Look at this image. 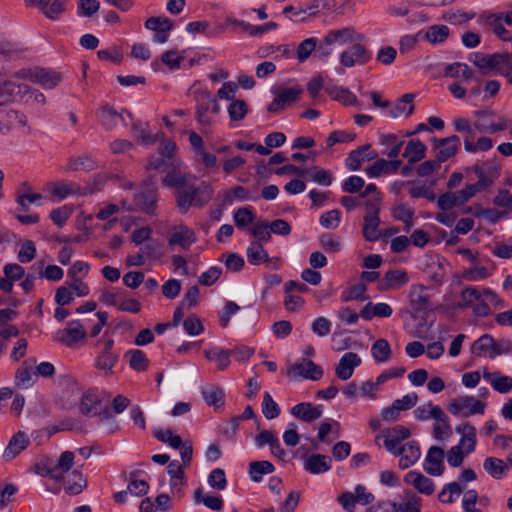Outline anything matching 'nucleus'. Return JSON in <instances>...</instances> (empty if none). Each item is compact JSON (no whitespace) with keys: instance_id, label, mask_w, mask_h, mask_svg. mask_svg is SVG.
Masks as SVG:
<instances>
[{"instance_id":"nucleus-1","label":"nucleus","mask_w":512,"mask_h":512,"mask_svg":"<svg viewBox=\"0 0 512 512\" xmlns=\"http://www.w3.org/2000/svg\"><path fill=\"white\" fill-rule=\"evenodd\" d=\"M213 197V189L206 183L199 186L187 183L183 189L175 194L176 205L181 213H186L190 207H203Z\"/></svg>"},{"instance_id":"nucleus-2","label":"nucleus","mask_w":512,"mask_h":512,"mask_svg":"<svg viewBox=\"0 0 512 512\" xmlns=\"http://www.w3.org/2000/svg\"><path fill=\"white\" fill-rule=\"evenodd\" d=\"M194 99L196 102L195 118L204 132L213 123L210 114H218L220 106L215 96L207 90L195 91Z\"/></svg>"},{"instance_id":"nucleus-3","label":"nucleus","mask_w":512,"mask_h":512,"mask_svg":"<svg viewBox=\"0 0 512 512\" xmlns=\"http://www.w3.org/2000/svg\"><path fill=\"white\" fill-rule=\"evenodd\" d=\"M485 403L473 396H460L450 400L448 411L454 416L463 418L474 414H484Z\"/></svg>"},{"instance_id":"nucleus-4","label":"nucleus","mask_w":512,"mask_h":512,"mask_svg":"<svg viewBox=\"0 0 512 512\" xmlns=\"http://www.w3.org/2000/svg\"><path fill=\"white\" fill-rule=\"evenodd\" d=\"M372 59V52L359 41L343 50L339 55V62L345 68L356 65H365Z\"/></svg>"},{"instance_id":"nucleus-5","label":"nucleus","mask_w":512,"mask_h":512,"mask_svg":"<svg viewBox=\"0 0 512 512\" xmlns=\"http://www.w3.org/2000/svg\"><path fill=\"white\" fill-rule=\"evenodd\" d=\"M323 373L321 366L305 358L295 362L287 370V375L294 380L303 378L317 381L322 378Z\"/></svg>"},{"instance_id":"nucleus-6","label":"nucleus","mask_w":512,"mask_h":512,"mask_svg":"<svg viewBox=\"0 0 512 512\" xmlns=\"http://www.w3.org/2000/svg\"><path fill=\"white\" fill-rule=\"evenodd\" d=\"M140 210L148 215H155L158 202V190L152 179L143 182L142 190L135 196Z\"/></svg>"},{"instance_id":"nucleus-7","label":"nucleus","mask_w":512,"mask_h":512,"mask_svg":"<svg viewBox=\"0 0 512 512\" xmlns=\"http://www.w3.org/2000/svg\"><path fill=\"white\" fill-rule=\"evenodd\" d=\"M16 76L29 79L34 83H38L45 89H52L56 87L61 81V75L59 73L44 68L20 70L16 73Z\"/></svg>"},{"instance_id":"nucleus-8","label":"nucleus","mask_w":512,"mask_h":512,"mask_svg":"<svg viewBox=\"0 0 512 512\" xmlns=\"http://www.w3.org/2000/svg\"><path fill=\"white\" fill-rule=\"evenodd\" d=\"M100 342L103 343V349L95 360V367L105 375H109L112 374V369L119 360V354L113 351V339H101Z\"/></svg>"},{"instance_id":"nucleus-9","label":"nucleus","mask_w":512,"mask_h":512,"mask_svg":"<svg viewBox=\"0 0 512 512\" xmlns=\"http://www.w3.org/2000/svg\"><path fill=\"white\" fill-rule=\"evenodd\" d=\"M86 337V331L79 320L68 322L67 327L57 331L56 340L67 347L75 346Z\"/></svg>"},{"instance_id":"nucleus-10","label":"nucleus","mask_w":512,"mask_h":512,"mask_svg":"<svg viewBox=\"0 0 512 512\" xmlns=\"http://www.w3.org/2000/svg\"><path fill=\"white\" fill-rule=\"evenodd\" d=\"M27 6L37 7L43 15L58 20L66 10L67 0H24Z\"/></svg>"},{"instance_id":"nucleus-11","label":"nucleus","mask_w":512,"mask_h":512,"mask_svg":"<svg viewBox=\"0 0 512 512\" xmlns=\"http://www.w3.org/2000/svg\"><path fill=\"white\" fill-rule=\"evenodd\" d=\"M414 417L418 421H427L430 418L435 419L437 422H443V428L448 434L452 433V428L448 416L439 405H432L429 403L427 406H419L414 410Z\"/></svg>"},{"instance_id":"nucleus-12","label":"nucleus","mask_w":512,"mask_h":512,"mask_svg":"<svg viewBox=\"0 0 512 512\" xmlns=\"http://www.w3.org/2000/svg\"><path fill=\"white\" fill-rule=\"evenodd\" d=\"M411 435L410 430L403 425H396L382 431L384 437V447L389 453H397L396 450L401 446V442L408 439Z\"/></svg>"},{"instance_id":"nucleus-13","label":"nucleus","mask_w":512,"mask_h":512,"mask_svg":"<svg viewBox=\"0 0 512 512\" xmlns=\"http://www.w3.org/2000/svg\"><path fill=\"white\" fill-rule=\"evenodd\" d=\"M302 89L299 87H292L280 90L273 101L268 105L267 109L270 113L279 114L287 105L298 100Z\"/></svg>"},{"instance_id":"nucleus-14","label":"nucleus","mask_w":512,"mask_h":512,"mask_svg":"<svg viewBox=\"0 0 512 512\" xmlns=\"http://www.w3.org/2000/svg\"><path fill=\"white\" fill-rule=\"evenodd\" d=\"M494 115L493 111L483 110L476 112V121L474 122V127L481 133H496L499 131H503L507 128V120L501 119L498 123H494L491 121V117Z\"/></svg>"},{"instance_id":"nucleus-15","label":"nucleus","mask_w":512,"mask_h":512,"mask_svg":"<svg viewBox=\"0 0 512 512\" xmlns=\"http://www.w3.org/2000/svg\"><path fill=\"white\" fill-rule=\"evenodd\" d=\"M396 452L392 453V455L400 456L399 467L403 470L414 465L421 456L419 443L416 440H411L401 445Z\"/></svg>"},{"instance_id":"nucleus-16","label":"nucleus","mask_w":512,"mask_h":512,"mask_svg":"<svg viewBox=\"0 0 512 512\" xmlns=\"http://www.w3.org/2000/svg\"><path fill=\"white\" fill-rule=\"evenodd\" d=\"M22 92H28V86L17 84L11 80L0 79V105L22 101Z\"/></svg>"},{"instance_id":"nucleus-17","label":"nucleus","mask_w":512,"mask_h":512,"mask_svg":"<svg viewBox=\"0 0 512 512\" xmlns=\"http://www.w3.org/2000/svg\"><path fill=\"white\" fill-rule=\"evenodd\" d=\"M444 450L438 446H432L429 448L424 464V470L426 473L432 476H441L444 472Z\"/></svg>"},{"instance_id":"nucleus-18","label":"nucleus","mask_w":512,"mask_h":512,"mask_svg":"<svg viewBox=\"0 0 512 512\" xmlns=\"http://www.w3.org/2000/svg\"><path fill=\"white\" fill-rule=\"evenodd\" d=\"M360 364L361 358L357 353L347 352L340 358L335 374L339 379L346 381L352 377L355 368Z\"/></svg>"},{"instance_id":"nucleus-19","label":"nucleus","mask_w":512,"mask_h":512,"mask_svg":"<svg viewBox=\"0 0 512 512\" xmlns=\"http://www.w3.org/2000/svg\"><path fill=\"white\" fill-rule=\"evenodd\" d=\"M409 281L407 272L403 270H389L378 282L379 291L396 290L405 286Z\"/></svg>"},{"instance_id":"nucleus-20","label":"nucleus","mask_w":512,"mask_h":512,"mask_svg":"<svg viewBox=\"0 0 512 512\" xmlns=\"http://www.w3.org/2000/svg\"><path fill=\"white\" fill-rule=\"evenodd\" d=\"M472 354L476 356H489L495 358L506 352V350H495V341L492 336L488 334L482 335L478 338L471 347Z\"/></svg>"},{"instance_id":"nucleus-21","label":"nucleus","mask_w":512,"mask_h":512,"mask_svg":"<svg viewBox=\"0 0 512 512\" xmlns=\"http://www.w3.org/2000/svg\"><path fill=\"white\" fill-rule=\"evenodd\" d=\"M303 466L310 474H323L332 468V460L326 455L312 454L304 458Z\"/></svg>"},{"instance_id":"nucleus-22","label":"nucleus","mask_w":512,"mask_h":512,"mask_svg":"<svg viewBox=\"0 0 512 512\" xmlns=\"http://www.w3.org/2000/svg\"><path fill=\"white\" fill-rule=\"evenodd\" d=\"M404 482L413 486L421 494L432 495L435 491L434 482L417 471H409L404 477Z\"/></svg>"},{"instance_id":"nucleus-23","label":"nucleus","mask_w":512,"mask_h":512,"mask_svg":"<svg viewBox=\"0 0 512 512\" xmlns=\"http://www.w3.org/2000/svg\"><path fill=\"white\" fill-rule=\"evenodd\" d=\"M327 43L345 45L354 44L361 41L364 37L362 34L357 33L353 28L346 27L337 30H330L327 34Z\"/></svg>"},{"instance_id":"nucleus-24","label":"nucleus","mask_w":512,"mask_h":512,"mask_svg":"<svg viewBox=\"0 0 512 512\" xmlns=\"http://www.w3.org/2000/svg\"><path fill=\"white\" fill-rule=\"evenodd\" d=\"M322 413L323 411L320 405L313 406L310 402L296 404L291 409V414L304 422L317 420L322 416Z\"/></svg>"},{"instance_id":"nucleus-25","label":"nucleus","mask_w":512,"mask_h":512,"mask_svg":"<svg viewBox=\"0 0 512 512\" xmlns=\"http://www.w3.org/2000/svg\"><path fill=\"white\" fill-rule=\"evenodd\" d=\"M409 299L412 308L417 312H425L430 309L427 288L423 285H412L410 287Z\"/></svg>"},{"instance_id":"nucleus-26","label":"nucleus","mask_w":512,"mask_h":512,"mask_svg":"<svg viewBox=\"0 0 512 512\" xmlns=\"http://www.w3.org/2000/svg\"><path fill=\"white\" fill-rule=\"evenodd\" d=\"M97 115L101 125L107 131L114 129L117 126L119 120H121L125 126L128 124L123 113H118L112 106L109 105L103 106L97 112Z\"/></svg>"},{"instance_id":"nucleus-27","label":"nucleus","mask_w":512,"mask_h":512,"mask_svg":"<svg viewBox=\"0 0 512 512\" xmlns=\"http://www.w3.org/2000/svg\"><path fill=\"white\" fill-rule=\"evenodd\" d=\"M414 214L415 211L412 207H409L407 204L402 202H395L391 207V215L392 217L404 223V230L409 232L411 228L414 226Z\"/></svg>"},{"instance_id":"nucleus-28","label":"nucleus","mask_w":512,"mask_h":512,"mask_svg":"<svg viewBox=\"0 0 512 512\" xmlns=\"http://www.w3.org/2000/svg\"><path fill=\"white\" fill-rule=\"evenodd\" d=\"M74 464V454L71 451L63 452L57 464L47 469L46 474L55 480H61L64 473L68 472Z\"/></svg>"},{"instance_id":"nucleus-29","label":"nucleus","mask_w":512,"mask_h":512,"mask_svg":"<svg viewBox=\"0 0 512 512\" xmlns=\"http://www.w3.org/2000/svg\"><path fill=\"white\" fill-rule=\"evenodd\" d=\"M484 379L489 382L492 388L502 394L509 393L512 390V377L501 374L500 372H484Z\"/></svg>"},{"instance_id":"nucleus-30","label":"nucleus","mask_w":512,"mask_h":512,"mask_svg":"<svg viewBox=\"0 0 512 512\" xmlns=\"http://www.w3.org/2000/svg\"><path fill=\"white\" fill-rule=\"evenodd\" d=\"M196 241L194 231L187 226H181L178 231L174 232L169 240V246H180L184 250H188L190 246Z\"/></svg>"},{"instance_id":"nucleus-31","label":"nucleus","mask_w":512,"mask_h":512,"mask_svg":"<svg viewBox=\"0 0 512 512\" xmlns=\"http://www.w3.org/2000/svg\"><path fill=\"white\" fill-rule=\"evenodd\" d=\"M499 53L484 54L480 52L471 53L469 61L477 66L481 71L496 70L498 64Z\"/></svg>"},{"instance_id":"nucleus-32","label":"nucleus","mask_w":512,"mask_h":512,"mask_svg":"<svg viewBox=\"0 0 512 512\" xmlns=\"http://www.w3.org/2000/svg\"><path fill=\"white\" fill-rule=\"evenodd\" d=\"M414 98L415 95L412 93L402 95L390 109L389 115L392 118H398L401 115H405L406 117L412 115L414 112V106L412 105Z\"/></svg>"},{"instance_id":"nucleus-33","label":"nucleus","mask_w":512,"mask_h":512,"mask_svg":"<svg viewBox=\"0 0 512 512\" xmlns=\"http://www.w3.org/2000/svg\"><path fill=\"white\" fill-rule=\"evenodd\" d=\"M444 77L459 78L463 77L464 82L469 83L475 79V76L466 63L454 62L444 68Z\"/></svg>"},{"instance_id":"nucleus-34","label":"nucleus","mask_w":512,"mask_h":512,"mask_svg":"<svg viewBox=\"0 0 512 512\" xmlns=\"http://www.w3.org/2000/svg\"><path fill=\"white\" fill-rule=\"evenodd\" d=\"M29 444V440L26 437L25 433L18 432L16 433L9 441L7 447L4 450L3 457L6 460H11L16 457L21 451H23L27 445Z\"/></svg>"},{"instance_id":"nucleus-35","label":"nucleus","mask_w":512,"mask_h":512,"mask_svg":"<svg viewBox=\"0 0 512 512\" xmlns=\"http://www.w3.org/2000/svg\"><path fill=\"white\" fill-rule=\"evenodd\" d=\"M132 134L135 139L145 145L154 144L158 141L159 135L163 136V133L151 134L149 124L140 121L132 124Z\"/></svg>"},{"instance_id":"nucleus-36","label":"nucleus","mask_w":512,"mask_h":512,"mask_svg":"<svg viewBox=\"0 0 512 512\" xmlns=\"http://www.w3.org/2000/svg\"><path fill=\"white\" fill-rule=\"evenodd\" d=\"M482 18L499 39L502 41H512V33L503 26L502 16L482 15Z\"/></svg>"},{"instance_id":"nucleus-37","label":"nucleus","mask_w":512,"mask_h":512,"mask_svg":"<svg viewBox=\"0 0 512 512\" xmlns=\"http://www.w3.org/2000/svg\"><path fill=\"white\" fill-rule=\"evenodd\" d=\"M426 151V145L420 140H410L405 147L403 157L406 158L410 164H414L425 157Z\"/></svg>"},{"instance_id":"nucleus-38","label":"nucleus","mask_w":512,"mask_h":512,"mask_svg":"<svg viewBox=\"0 0 512 512\" xmlns=\"http://www.w3.org/2000/svg\"><path fill=\"white\" fill-rule=\"evenodd\" d=\"M204 355L209 361H216L218 369L223 371L230 364V356L232 355V352L227 349L213 347L205 350Z\"/></svg>"},{"instance_id":"nucleus-39","label":"nucleus","mask_w":512,"mask_h":512,"mask_svg":"<svg viewBox=\"0 0 512 512\" xmlns=\"http://www.w3.org/2000/svg\"><path fill=\"white\" fill-rule=\"evenodd\" d=\"M326 92L332 99L337 100L346 106L358 105V99L356 95L352 93L348 88L335 86L332 88H326Z\"/></svg>"},{"instance_id":"nucleus-40","label":"nucleus","mask_w":512,"mask_h":512,"mask_svg":"<svg viewBox=\"0 0 512 512\" xmlns=\"http://www.w3.org/2000/svg\"><path fill=\"white\" fill-rule=\"evenodd\" d=\"M97 161L91 155L71 157L67 163V169L71 171H91L97 168Z\"/></svg>"},{"instance_id":"nucleus-41","label":"nucleus","mask_w":512,"mask_h":512,"mask_svg":"<svg viewBox=\"0 0 512 512\" xmlns=\"http://www.w3.org/2000/svg\"><path fill=\"white\" fill-rule=\"evenodd\" d=\"M179 165H173L167 170L166 176L163 178L162 183L169 188H176L177 190L183 189L186 184V177L178 170Z\"/></svg>"},{"instance_id":"nucleus-42","label":"nucleus","mask_w":512,"mask_h":512,"mask_svg":"<svg viewBox=\"0 0 512 512\" xmlns=\"http://www.w3.org/2000/svg\"><path fill=\"white\" fill-rule=\"evenodd\" d=\"M461 301L454 304V308L466 309L474 306L476 301L482 299V292L476 287H466L460 293Z\"/></svg>"},{"instance_id":"nucleus-43","label":"nucleus","mask_w":512,"mask_h":512,"mask_svg":"<svg viewBox=\"0 0 512 512\" xmlns=\"http://www.w3.org/2000/svg\"><path fill=\"white\" fill-rule=\"evenodd\" d=\"M456 432L462 434L459 441L460 445H465L469 441V446L466 448V454H470L476 447V429L469 423H464L456 427Z\"/></svg>"},{"instance_id":"nucleus-44","label":"nucleus","mask_w":512,"mask_h":512,"mask_svg":"<svg viewBox=\"0 0 512 512\" xmlns=\"http://www.w3.org/2000/svg\"><path fill=\"white\" fill-rule=\"evenodd\" d=\"M371 354L377 363H385L391 358V347L389 342L380 338L376 340L371 347Z\"/></svg>"},{"instance_id":"nucleus-45","label":"nucleus","mask_w":512,"mask_h":512,"mask_svg":"<svg viewBox=\"0 0 512 512\" xmlns=\"http://www.w3.org/2000/svg\"><path fill=\"white\" fill-rule=\"evenodd\" d=\"M248 262L252 265H259L261 262H270L267 251L262 243L252 242L246 251Z\"/></svg>"},{"instance_id":"nucleus-46","label":"nucleus","mask_w":512,"mask_h":512,"mask_svg":"<svg viewBox=\"0 0 512 512\" xmlns=\"http://www.w3.org/2000/svg\"><path fill=\"white\" fill-rule=\"evenodd\" d=\"M125 357L128 359L130 367L135 371L141 372L148 368L149 360L142 350L131 349L126 352Z\"/></svg>"},{"instance_id":"nucleus-47","label":"nucleus","mask_w":512,"mask_h":512,"mask_svg":"<svg viewBox=\"0 0 512 512\" xmlns=\"http://www.w3.org/2000/svg\"><path fill=\"white\" fill-rule=\"evenodd\" d=\"M274 470V465L266 460L253 461L249 464V476L255 482H259L263 475L270 474Z\"/></svg>"},{"instance_id":"nucleus-48","label":"nucleus","mask_w":512,"mask_h":512,"mask_svg":"<svg viewBox=\"0 0 512 512\" xmlns=\"http://www.w3.org/2000/svg\"><path fill=\"white\" fill-rule=\"evenodd\" d=\"M201 394L209 406L219 407L224 404V390L219 386L203 388Z\"/></svg>"},{"instance_id":"nucleus-49","label":"nucleus","mask_w":512,"mask_h":512,"mask_svg":"<svg viewBox=\"0 0 512 512\" xmlns=\"http://www.w3.org/2000/svg\"><path fill=\"white\" fill-rule=\"evenodd\" d=\"M363 237L367 241H376L379 239L380 234L378 232V227L380 225L379 216H364L363 218Z\"/></svg>"},{"instance_id":"nucleus-50","label":"nucleus","mask_w":512,"mask_h":512,"mask_svg":"<svg viewBox=\"0 0 512 512\" xmlns=\"http://www.w3.org/2000/svg\"><path fill=\"white\" fill-rule=\"evenodd\" d=\"M396 512H421V498L413 492L405 493L401 503H396Z\"/></svg>"},{"instance_id":"nucleus-51","label":"nucleus","mask_w":512,"mask_h":512,"mask_svg":"<svg viewBox=\"0 0 512 512\" xmlns=\"http://www.w3.org/2000/svg\"><path fill=\"white\" fill-rule=\"evenodd\" d=\"M484 470L493 478L500 479L508 466L503 460L495 457H487L483 463Z\"/></svg>"},{"instance_id":"nucleus-52","label":"nucleus","mask_w":512,"mask_h":512,"mask_svg":"<svg viewBox=\"0 0 512 512\" xmlns=\"http://www.w3.org/2000/svg\"><path fill=\"white\" fill-rule=\"evenodd\" d=\"M99 405L100 401L94 394L86 393L81 398L79 409L83 415L91 417L100 413Z\"/></svg>"},{"instance_id":"nucleus-53","label":"nucleus","mask_w":512,"mask_h":512,"mask_svg":"<svg viewBox=\"0 0 512 512\" xmlns=\"http://www.w3.org/2000/svg\"><path fill=\"white\" fill-rule=\"evenodd\" d=\"M305 174L309 176V179L323 186H330L333 181L332 174L318 166H313L309 169H305Z\"/></svg>"},{"instance_id":"nucleus-54","label":"nucleus","mask_w":512,"mask_h":512,"mask_svg":"<svg viewBox=\"0 0 512 512\" xmlns=\"http://www.w3.org/2000/svg\"><path fill=\"white\" fill-rule=\"evenodd\" d=\"M450 30L446 25H432L425 34V38L431 44L443 43L449 36Z\"/></svg>"},{"instance_id":"nucleus-55","label":"nucleus","mask_w":512,"mask_h":512,"mask_svg":"<svg viewBox=\"0 0 512 512\" xmlns=\"http://www.w3.org/2000/svg\"><path fill=\"white\" fill-rule=\"evenodd\" d=\"M194 502L196 504L203 503L207 508L220 511L223 508V500L218 496H203L202 489L198 488L194 492Z\"/></svg>"},{"instance_id":"nucleus-56","label":"nucleus","mask_w":512,"mask_h":512,"mask_svg":"<svg viewBox=\"0 0 512 512\" xmlns=\"http://www.w3.org/2000/svg\"><path fill=\"white\" fill-rule=\"evenodd\" d=\"M497 72L512 85V52L499 53Z\"/></svg>"},{"instance_id":"nucleus-57","label":"nucleus","mask_w":512,"mask_h":512,"mask_svg":"<svg viewBox=\"0 0 512 512\" xmlns=\"http://www.w3.org/2000/svg\"><path fill=\"white\" fill-rule=\"evenodd\" d=\"M247 232L257 239L256 242H269L271 240V231L267 221H256L253 227L248 228Z\"/></svg>"},{"instance_id":"nucleus-58","label":"nucleus","mask_w":512,"mask_h":512,"mask_svg":"<svg viewBox=\"0 0 512 512\" xmlns=\"http://www.w3.org/2000/svg\"><path fill=\"white\" fill-rule=\"evenodd\" d=\"M233 219L238 229H245L247 225L254 223L255 215L251 207H241L234 212Z\"/></svg>"},{"instance_id":"nucleus-59","label":"nucleus","mask_w":512,"mask_h":512,"mask_svg":"<svg viewBox=\"0 0 512 512\" xmlns=\"http://www.w3.org/2000/svg\"><path fill=\"white\" fill-rule=\"evenodd\" d=\"M23 188L24 192L19 194L16 198V202L21 206L23 211H25L30 204L41 205V203H39V201L43 199L41 194L32 193L27 183L23 184Z\"/></svg>"},{"instance_id":"nucleus-60","label":"nucleus","mask_w":512,"mask_h":512,"mask_svg":"<svg viewBox=\"0 0 512 512\" xmlns=\"http://www.w3.org/2000/svg\"><path fill=\"white\" fill-rule=\"evenodd\" d=\"M262 413L269 420L277 418L281 413L279 405L273 400L269 392L264 393Z\"/></svg>"},{"instance_id":"nucleus-61","label":"nucleus","mask_w":512,"mask_h":512,"mask_svg":"<svg viewBox=\"0 0 512 512\" xmlns=\"http://www.w3.org/2000/svg\"><path fill=\"white\" fill-rule=\"evenodd\" d=\"M463 491V487L458 482H451L445 484L443 489L438 495V499L442 503H452L454 502L453 496H459Z\"/></svg>"},{"instance_id":"nucleus-62","label":"nucleus","mask_w":512,"mask_h":512,"mask_svg":"<svg viewBox=\"0 0 512 512\" xmlns=\"http://www.w3.org/2000/svg\"><path fill=\"white\" fill-rule=\"evenodd\" d=\"M145 27L155 32H170L173 22L167 17H150L146 20Z\"/></svg>"},{"instance_id":"nucleus-63","label":"nucleus","mask_w":512,"mask_h":512,"mask_svg":"<svg viewBox=\"0 0 512 512\" xmlns=\"http://www.w3.org/2000/svg\"><path fill=\"white\" fill-rule=\"evenodd\" d=\"M36 375L28 367H20L15 374V385L19 388H29L33 385Z\"/></svg>"},{"instance_id":"nucleus-64","label":"nucleus","mask_w":512,"mask_h":512,"mask_svg":"<svg viewBox=\"0 0 512 512\" xmlns=\"http://www.w3.org/2000/svg\"><path fill=\"white\" fill-rule=\"evenodd\" d=\"M321 247L328 253H336L342 249V243L339 237L329 233L322 234L319 237Z\"/></svg>"}]
</instances>
